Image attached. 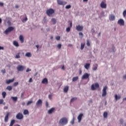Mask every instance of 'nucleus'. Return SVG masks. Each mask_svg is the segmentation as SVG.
Instances as JSON below:
<instances>
[{
  "label": "nucleus",
  "instance_id": "nucleus-1",
  "mask_svg": "<svg viewBox=\"0 0 126 126\" xmlns=\"http://www.w3.org/2000/svg\"><path fill=\"white\" fill-rule=\"evenodd\" d=\"M66 124H67V119L65 117L62 118L59 121V125H62V126H64V125H66Z\"/></svg>",
  "mask_w": 126,
  "mask_h": 126
},
{
  "label": "nucleus",
  "instance_id": "nucleus-2",
  "mask_svg": "<svg viewBox=\"0 0 126 126\" xmlns=\"http://www.w3.org/2000/svg\"><path fill=\"white\" fill-rule=\"evenodd\" d=\"M55 13V10L52 8L48 9L46 10V14L48 16H51L52 14H54Z\"/></svg>",
  "mask_w": 126,
  "mask_h": 126
},
{
  "label": "nucleus",
  "instance_id": "nucleus-3",
  "mask_svg": "<svg viewBox=\"0 0 126 126\" xmlns=\"http://www.w3.org/2000/svg\"><path fill=\"white\" fill-rule=\"evenodd\" d=\"M108 88V87L107 86H105L104 87L103 89H102V93L101 96L102 97H106L107 96V89Z\"/></svg>",
  "mask_w": 126,
  "mask_h": 126
},
{
  "label": "nucleus",
  "instance_id": "nucleus-4",
  "mask_svg": "<svg viewBox=\"0 0 126 126\" xmlns=\"http://www.w3.org/2000/svg\"><path fill=\"white\" fill-rule=\"evenodd\" d=\"M13 30H14V28L12 27H10L8 28L4 32V33L6 35H7L10 32H11V31H13Z\"/></svg>",
  "mask_w": 126,
  "mask_h": 126
},
{
  "label": "nucleus",
  "instance_id": "nucleus-5",
  "mask_svg": "<svg viewBox=\"0 0 126 126\" xmlns=\"http://www.w3.org/2000/svg\"><path fill=\"white\" fill-rule=\"evenodd\" d=\"M96 88H99V84L98 83H95V84H93L91 86L92 90H95Z\"/></svg>",
  "mask_w": 126,
  "mask_h": 126
},
{
  "label": "nucleus",
  "instance_id": "nucleus-6",
  "mask_svg": "<svg viewBox=\"0 0 126 126\" xmlns=\"http://www.w3.org/2000/svg\"><path fill=\"white\" fill-rule=\"evenodd\" d=\"M18 71H23L25 69V67L23 65H19L17 67Z\"/></svg>",
  "mask_w": 126,
  "mask_h": 126
},
{
  "label": "nucleus",
  "instance_id": "nucleus-7",
  "mask_svg": "<svg viewBox=\"0 0 126 126\" xmlns=\"http://www.w3.org/2000/svg\"><path fill=\"white\" fill-rule=\"evenodd\" d=\"M16 117L17 120H22V119H23V115L20 113H19L17 114Z\"/></svg>",
  "mask_w": 126,
  "mask_h": 126
},
{
  "label": "nucleus",
  "instance_id": "nucleus-8",
  "mask_svg": "<svg viewBox=\"0 0 126 126\" xmlns=\"http://www.w3.org/2000/svg\"><path fill=\"white\" fill-rule=\"evenodd\" d=\"M57 3H58L59 5H64L66 4V2H63V1L61 0H57Z\"/></svg>",
  "mask_w": 126,
  "mask_h": 126
},
{
  "label": "nucleus",
  "instance_id": "nucleus-9",
  "mask_svg": "<svg viewBox=\"0 0 126 126\" xmlns=\"http://www.w3.org/2000/svg\"><path fill=\"white\" fill-rule=\"evenodd\" d=\"M76 30L77 31H82L83 30V26L80 25L76 26Z\"/></svg>",
  "mask_w": 126,
  "mask_h": 126
},
{
  "label": "nucleus",
  "instance_id": "nucleus-10",
  "mask_svg": "<svg viewBox=\"0 0 126 126\" xmlns=\"http://www.w3.org/2000/svg\"><path fill=\"white\" fill-rule=\"evenodd\" d=\"M89 76H90V74L86 73L82 76V79H87L89 78Z\"/></svg>",
  "mask_w": 126,
  "mask_h": 126
},
{
  "label": "nucleus",
  "instance_id": "nucleus-11",
  "mask_svg": "<svg viewBox=\"0 0 126 126\" xmlns=\"http://www.w3.org/2000/svg\"><path fill=\"white\" fill-rule=\"evenodd\" d=\"M118 24L121 26H124L125 25V21H124V20L121 19L118 21Z\"/></svg>",
  "mask_w": 126,
  "mask_h": 126
},
{
  "label": "nucleus",
  "instance_id": "nucleus-12",
  "mask_svg": "<svg viewBox=\"0 0 126 126\" xmlns=\"http://www.w3.org/2000/svg\"><path fill=\"white\" fill-rule=\"evenodd\" d=\"M100 7L101 8H107V4H106L104 1H102L100 3Z\"/></svg>",
  "mask_w": 126,
  "mask_h": 126
},
{
  "label": "nucleus",
  "instance_id": "nucleus-13",
  "mask_svg": "<svg viewBox=\"0 0 126 126\" xmlns=\"http://www.w3.org/2000/svg\"><path fill=\"white\" fill-rule=\"evenodd\" d=\"M9 116V113L7 112L6 115L4 118V122L5 123H7L8 122V116Z\"/></svg>",
  "mask_w": 126,
  "mask_h": 126
},
{
  "label": "nucleus",
  "instance_id": "nucleus-14",
  "mask_svg": "<svg viewBox=\"0 0 126 126\" xmlns=\"http://www.w3.org/2000/svg\"><path fill=\"white\" fill-rule=\"evenodd\" d=\"M116 17H115V15L113 14H111L109 16V20L111 21H114V20L115 19Z\"/></svg>",
  "mask_w": 126,
  "mask_h": 126
},
{
  "label": "nucleus",
  "instance_id": "nucleus-15",
  "mask_svg": "<svg viewBox=\"0 0 126 126\" xmlns=\"http://www.w3.org/2000/svg\"><path fill=\"white\" fill-rule=\"evenodd\" d=\"M82 117H83V114H82V113L80 114L78 116L77 119L78 120L79 123H80V122H81Z\"/></svg>",
  "mask_w": 126,
  "mask_h": 126
},
{
  "label": "nucleus",
  "instance_id": "nucleus-16",
  "mask_svg": "<svg viewBox=\"0 0 126 126\" xmlns=\"http://www.w3.org/2000/svg\"><path fill=\"white\" fill-rule=\"evenodd\" d=\"M71 27H72V23L71 22L70 23V27H68L66 29V31L67 33H68V32H70V28H71Z\"/></svg>",
  "mask_w": 126,
  "mask_h": 126
},
{
  "label": "nucleus",
  "instance_id": "nucleus-17",
  "mask_svg": "<svg viewBox=\"0 0 126 126\" xmlns=\"http://www.w3.org/2000/svg\"><path fill=\"white\" fill-rule=\"evenodd\" d=\"M14 81V78H13L12 79L7 80L6 81V84H9L10 83H12V82H13Z\"/></svg>",
  "mask_w": 126,
  "mask_h": 126
},
{
  "label": "nucleus",
  "instance_id": "nucleus-18",
  "mask_svg": "<svg viewBox=\"0 0 126 126\" xmlns=\"http://www.w3.org/2000/svg\"><path fill=\"white\" fill-rule=\"evenodd\" d=\"M19 40L21 41V43H24V37H23V35H20L19 36Z\"/></svg>",
  "mask_w": 126,
  "mask_h": 126
},
{
  "label": "nucleus",
  "instance_id": "nucleus-19",
  "mask_svg": "<svg viewBox=\"0 0 126 126\" xmlns=\"http://www.w3.org/2000/svg\"><path fill=\"white\" fill-rule=\"evenodd\" d=\"M36 106H42V100L39 99L36 103Z\"/></svg>",
  "mask_w": 126,
  "mask_h": 126
},
{
  "label": "nucleus",
  "instance_id": "nucleus-20",
  "mask_svg": "<svg viewBox=\"0 0 126 126\" xmlns=\"http://www.w3.org/2000/svg\"><path fill=\"white\" fill-rule=\"evenodd\" d=\"M53 112H55V108L53 107L48 110V114H53Z\"/></svg>",
  "mask_w": 126,
  "mask_h": 126
},
{
  "label": "nucleus",
  "instance_id": "nucleus-21",
  "mask_svg": "<svg viewBox=\"0 0 126 126\" xmlns=\"http://www.w3.org/2000/svg\"><path fill=\"white\" fill-rule=\"evenodd\" d=\"M42 83L43 84H47L48 83V79L47 78H44L42 81Z\"/></svg>",
  "mask_w": 126,
  "mask_h": 126
},
{
  "label": "nucleus",
  "instance_id": "nucleus-22",
  "mask_svg": "<svg viewBox=\"0 0 126 126\" xmlns=\"http://www.w3.org/2000/svg\"><path fill=\"white\" fill-rule=\"evenodd\" d=\"M97 68H98V64H94L93 65V70H97Z\"/></svg>",
  "mask_w": 126,
  "mask_h": 126
},
{
  "label": "nucleus",
  "instance_id": "nucleus-23",
  "mask_svg": "<svg viewBox=\"0 0 126 126\" xmlns=\"http://www.w3.org/2000/svg\"><path fill=\"white\" fill-rule=\"evenodd\" d=\"M84 67H85V68H86V69H89V68L90 67V64L86 63Z\"/></svg>",
  "mask_w": 126,
  "mask_h": 126
},
{
  "label": "nucleus",
  "instance_id": "nucleus-24",
  "mask_svg": "<svg viewBox=\"0 0 126 126\" xmlns=\"http://www.w3.org/2000/svg\"><path fill=\"white\" fill-rule=\"evenodd\" d=\"M68 91V86H66L64 87V89H63V92L64 93H66Z\"/></svg>",
  "mask_w": 126,
  "mask_h": 126
},
{
  "label": "nucleus",
  "instance_id": "nucleus-25",
  "mask_svg": "<svg viewBox=\"0 0 126 126\" xmlns=\"http://www.w3.org/2000/svg\"><path fill=\"white\" fill-rule=\"evenodd\" d=\"M13 44L14 46H15V47H19V44H18V42L16 41H14Z\"/></svg>",
  "mask_w": 126,
  "mask_h": 126
},
{
  "label": "nucleus",
  "instance_id": "nucleus-26",
  "mask_svg": "<svg viewBox=\"0 0 126 126\" xmlns=\"http://www.w3.org/2000/svg\"><path fill=\"white\" fill-rule=\"evenodd\" d=\"M115 100L116 101H118V100H120V99H121V96H118L117 94H116L115 95Z\"/></svg>",
  "mask_w": 126,
  "mask_h": 126
},
{
  "label": "nucleus",
  "instance_id": "nucleus-27",
  "mask_svg": "<svg viewBox=\"0 0 126 126\" xmlns=\"http://www.w3.org/2000/svg\"><path fill=\"white\" fill-rule=\"evenodd\" d=\"M26 57H28V58H31V57H32V54L30 52H28L26 54Z\"/></svg>",
  "mask_w": 126,
  "mask_h": 126
},
{
  "label": "nucleus",
  "instance_id": "nucleus-28",
  "mask_svg": "<svg viewBox=\"0 0 126 126\" xmlns=\"http://www.w3.org/2000/svg\"><path fill=\"white\" fill-rule=\"evenodd\" d=\"M51 21L53 23V24H54L55 25V24H56L57 23V20L55 18H52L51 19Z\"/></svg>",
  "mask_w": 126,
  "mask_h": 126
},
{
  "label": "nucleus",
  "instance_id": "nucleus-29",
  "mask_svg": "<svg viewBox=\"0 0 126 126\" xmlns=\"http://www.w3.org/2000/svg\"><path fill=\"white\" fill-rule=\"evenodd\" d=\"M85 46V43H81V48H80V49H81V50H83V49H84Z\"/></svg>",
  "mask_w": 126,
  "mask_h": 126
},
{
  "label": "nucleus",
  "instance_id": "nucleus-30",
  "mask_svg": "<svg viewBox=\"0 0 126 126\" xmlns=\"http://www.w3.org/2000/svg\"><path fill=\"white\" fill-rule=\"evenodd\" d=\"M15 58L20 59V52H19L18 54H16Z\"/></svg>",
  "mask_w": 126,
  "mask_h": 126
},
{
  "label": "nucleus",
  "instance_id": "nucleus-31",
  "mask_svg": "<svg viewBox=\"0 0 126 126\" xmlns=\"http://www.w3.org/2000/svg\"><path fill=\"white\" fill-rule=\"evenodd\" d=\"M2 98L4 99V98H5V96H6V93L5 92H3L2 93Z\"/></svg>",
  "mask_w": 126,
  "mask_h": 126
},
{
  "label": "nucleus",
  "instance_id": "nucleus-32",
  "mask_svg": "<svg viewBox=\"0 0 126 126\" xmlns=\"http://www.w3.org/2000/svg\"><path fill=\"white\" fill-rule=\"evenodd\" d=\"M6 90L10 91L11 90H12V87L10 86H8L6 88Z\"/></svg>",
  "mask_w": 126,
  "mask_h": 126
},
{
  "label": "nucleus",
  "instance_id": "nucleus-33",
  "mask_svg": "<svg viewBox=\"0 0 126 126\" xmlns=\"http://www.w3.org/2000/svg\"><path fill=\"white\" fill-rule=\"evenodd\" d=\"M11 98L14 102H16V101H17V97L12 96Z\"/></svg>",
  "mask_w": 126,
  "mask_h": 126
},
{
  "label": "nucleus",
  "instance_id": "nucleus-34",
  "mask_svg": "<svg viewBox=\"0 0 126 126\" xmlns=\"http://www.w3.org/2000/svg\"><path fill=\"white\" fill-rule=\"evenodd\" d=\"M103 117L104 118H105V119L107 118L108 117V112H105L103 114Z\"/></svg>",
  "mask_w": 126,
  "mask_h": 126
},
{
  "label": "nucleus",
  "instance_id": "nucleus-35",
  "mask_svg": "<svg viewBox=\"0 0 126 126\" xmlns=\"http://www.w3.org/2000/svg\"><path fill=\"white\" fill-rule=\"evenodd\" d=\"M78 80V77L76 76V77H74L72 78V81L74 82V81H76Z\"/></svg>",
  "mask_w": 126,
  "mask_h": 126
},
{
  "label": "nucleus",
  "instance_id": "nucleus-36",
  "mask_svg": "<svg viewBox=\"0 0 126 126\" xmlns=\"http://www.w3.org/2000/svg\"><path fill=\"white\" fill-rule=\"evenodd\" d=\"M24 115H29V111H28V110H25L24 111Z\"/></svg>",
  "mask_w": 126,
  "mask_h": 126
},
{
  "label": "nucleus",
  "instance_id": "nucleus-37",
  "mask_svg": "<svg viewBox=\"0 0 126 126\" xmlns=\"http://www.w3.org/2000/svg\"><path fill=\"white\" fill-rule=\"evenodd\" d=\"M3 99H0V105H1V104H3V105H5V102H3Z\"/></svg>",
  "mask_w": 126,
  "mask_h": 126
},
{
  "label": "nucleus",
  "instance_id": "nucleus-38",
  "mask_svg": "<svg viewBox=\"0 0 126 126\" xmlns=\"http://www.w3.org/2000/svg\"><path fill=\"white\" fill-rule=\"evenodd\" d=\"M76 100H77V97H73L70 100V102L71 103L72 102H74V101H75Z\"/></svg>",
  "mask_w": 126,
  "mask_h": 126
},
{
  "label": "nucleus",
  "instance_id": "nucleus-39",
  "mask_svg": "<svg viewBox=\"0 0 126 126\" xmlns=\"http://www.w3.org/2000/svg\"><path fill=\"white\" fill-rule=\"evenodd\" d=\"M71 7V5H67L65 6L66 9H69V8H70Z\"/></svg>",
  "mask_w": 126,
  "mask_h": 126
},
{
  "label": "nucleus",
  "instance_id": "nucleus-40",
  "mask_svg": "<svg viewBox=\"0 0 126 126\" xmlns=\"http://www.w3.org/2000/svg\"><path fill=\"white\" fill-rule=\"evenodd\" d=\"M32 103H33V101H29L27 102V106H29V105H30V104H32Z\"/></svg>",
  "mask_w": 126,
  "mask_h": 126
},
{
  "label": "nucleus",
  "instance_id": "nucleus-41",
  "mask_svg": "<svg viewBox=\"0 0 126 126\" xmlns=\"http://www.w3.org/2000/svg\"><path fill=\"white\" fill-rule=\"evenodd\" d=\"M27 20H28V18H27V17H26L25 19H23L22 22H23V23H24V22L27 21Z\"/></svg>",
  "mask_w": 126,
  "mask_h": 126
},
{
  "label": "nucleus",
  "instance_id": "nucleus-42",
  "mask_svg": "<svg viewBox=\"0 0 126 126\" xmlns=\"http://www.w3.org/2000/svg\"><path fill=\"white\" fill-rule=\"evenodd\" d=\"M87 46H88V47L90 46V42L88 40L87 41Z\"/></svg>",
  "mask_w": 126,
  "mask_h": 126
},
{
  "label": "nucleus",
  "instance_id": "nucleus-43",
  "mask_svg": "<svg viewBox=\"0 0 126 126\" xmlns=\"http://www.w3.org/2000/svg\"><path fill=\"white\" fill-rule=\"evenodd\" d=\"M53 97V95L52 94H49L48 95V98L49 99H50V100H52V97Z\"/></svg>",
  "mask_w": 126,
  "mask_h": 126
},
{
  "label": "nucleus",
  "instance_id": "nucleus-44",
  "mask_svg": "<svg viewBox=\"0 0 126 126\" xmlns=\"http://www.w3.org/2000/svg\"><path fill=\"white\" fill-rule=\"evenodd\" d=\"M17 85H18V82L14 83L13 86L15 87V86H17Z\"/></svg>",
  "mask_w": 126,
  "mask_h": 126
},
{
  "label": "nucleus",
  "instance_id": "nucleus-45",
  "mask_svg": "<svg viewBox=\"0 0 126 126\" xmlns=\"http://www.w3.org/2000/svg\"><path fill=\"white\" fill-rule=\"evenodd\" d=\"M57 48H58V49H61L62 48V44H59L57 46Z\"/></svg>",
  "mask_w": 126,
  "mask_h": 126
},
{
  "label": "nucleus",
  "instance_id": "nucleus-46",
  "mask_svg": "<svg viewBox=\"0 0 126 126\" xmlns=\"http://www.w3.org/2000/svg\"><path fill=\"white\" fill-rule=\"evenodd\" d=\"M123 16H124V17H126V10H125L123 12Z\"/></svg>",
  "mask_w": 126,
  "mask_h": 126
},
{
  "label": "nucleus",
  "instance_id": "nucleus-47",
  "mask_svg": "<svg viewBox=\"0 0 126 126\" xmlns=\"http://www.w3.org/2000/svg\"><path fill=\"white\" fill-rule=\"evenodd\" d=\"M56 40H57V41H59V40H60V39H61V36H56Z\"/></svg>",
  "mask_w": 126,
  "mask_h": 126
},
{
  "label": "nucleus",
  "instance_id": "nucleus-48",
  "mask_svg": "<svg viewBox=\"0 0 126 126\" xmlns=\"http://www.w3.org/2000/svg\"><path fill=\"white\" fill-rule=\"evenodd\" d=\"M45 105H46V108H48V107L49 106V103H48V101L46 102Z\"/></svg>",
  "mask_w": 126,
  "mask_h": 126
},
{
  "label": "nucleus",
  "instance_id": "nucleus-49",
  "mask_svg": "<svg viewBox=\"0 0 126 126\" xmlns=\"http://www.w3.org/2000/svg\"><path fill=\"white\" fill-rule=\"evenodd\" d=\"M79 36H82V37H83V33L82 32H79Z\"/></svg>",
  "mask_w": 126,
  "mask_h": 126
},
{
  "label": "nucleus",
  "instance_id": "nucleus-50",
  "mask_svg": "<svg viewBox=\"0 0 126 126\" xmlns=\"http://www.w3.org/2000/svg\"><path fill=\"white\" fill-rule=\"evenodd\" d=\"M124 123V120L123 119H120V124H123Z\"/></svg>",
  "mask_w": 126,
  "mask_h": 126
},
{
  "label": "nucleus",
  "instance_id": "nucleus-51",
  "mask_svg": "<svg viewBox=\"0 0 126 126\" xmlns=\"http://www.w3.org/2000/svg\"><path fill=\"white\" fill-rule=\"evenodd\" d=\"M1 72H2L3 74L5 73V70L4 69L1 70Z\"/></svg>",
  "mask_w": 126,
  "mask_h": 126
},
{
  "label": "nucleus",
  "instance_id": "nucleus-52",
  "mask_svg": "<svg viewBox=\"0 0 126 126\" xmlns=\"http://www.w3.org/2000/svg\"><path fill=\"white\" fill-rule=\"evenodd\" d=\"M29 71H31V69H29V68H28L27 70H26V72H28Z\"/></svg>",
  "mask_w": 126,
  "mask_h": 126
},
{
  "label": "nucleus",
  "instance_id": "nucleus-53",
  "mask_svg": "<svg viewBox=\"0 0 126 126\" xmlns=\"http://www.w3.org/2000/svg\"><path fill=\"white\" fill-rule=\"evenodd\" d=\"M71 124L72 125H73V124H74V120H72V121H71Z\"/></svg>",
  "mask_w": 126,
  "mask_h": 126
},
{
  "label": "nucleus",
  "instance_id": "nucleus-54",
  "mask_svg": "<svg viewBox=\"0 0 126 126\" xmlns=\"http://www.w3.org/2000/svg\"><path fill=\"white\" fill-rule=\"evenodd\" d=\"M0 6H3V3L0 2Z\"/></svg>",
  "mask_w": 126,
  "mask_h": 126
},
{
  "label": "nucleus",
  "instance_id": "nucleus-55",
  "mask_svg": "<svg viewBox=\"0 0 126 126\" xmlns=\"http://www.w3.org/2000/svg\"><path fill=\"white\" fill-rule=\"evenodd\" d=\"M29 82H32V78H30Z\"/></svg>",
  "mask_w": 126,
  "mask_h": 126
},
{
  "label": "nucleus",
  "instance_id": "nucleus-56",
  "mask_svg": "<svg viewBox=\"0 0 126 126\" xmlns=\"http://www.w3.org/2000/svg\"><path fill=\"white\" fill-rule=\"evenodd\" d=\"M62 69H63V70H64V65H63L62 66Z\"/></svg>",
  "mask_w": 126,
  "mask_h": 126
},
{
  "label": "nucleus",
  "instance_id": "nucleus-57",
  "mask_svg": "<svg viewBox=\"0 0 126 126\" xmlns=\"http://www.w3.org/2000/svg\"><path fill=\"white\" fill-rule=\"evenodd\" d=\"M23 96H24V94H23V93H22V94H21V98H23Z\"/></svg>",
  "mask_w": 126,
  "mask_h": 126
},
{
  "label": "nucleus",
  "instance_id": "nucleus-58",
  "mask_svg": "<svg viewBox=\"0 0 126 126\" xmlns=\"http://www.w3.org/2000/svg\"><path fill=\"white\" fill-rule=\"evenodd\" d=\"M79 74H81V73H82V71H81V70H80L79 71Z\"/></svg>",
  "mask_w": 126,
  "mask_h": 126
},
{
  "label": "nucleus",
  "instance_id": "nucleus-59",
  "mask_svg": "<svg viewBox=\"0 0 126 126\" xmlns=\"http://www.w3.org/2000/svg\"><path fill=\"white\" fill-rule=\"evenodd\" d=\"M4 109H5V110H7V109H8V107L7 106H5Z\"/></svg>",
  "mask_w": 126,
  "mask_h": 126
},
{
  "label": "nucleus",
  "instance_id": "nucleus-60",
  "mask_svg": "<svg viewBox=\"0 0 126 126\" xmlns=\"http://www.w3.org/2000/svg\"><path fill=\"white\" fill-rule=\"evenodd\" d=\"M123 78H124V79H126V75H124V76H123Z\"/></svg>",
  "mask_w": 126,
  "mask_h": 126
},
{
  "label": "nucleus",
  "instance_id": "nucleus-61",
  "mask_svg": "<svg viewBox=\"0 0 126 126\" xmlns=\"http://www.w3.org/2000/svg\"><path fill=\"white\" fill-rule=\"evenodd\" d=\"M0 50H3V47L0 46Z\"/></svg>",
  "mask_w": 126,
  "mask_h": 126
},
{
  "label": "nucleus",
  "instance_id": "nucleus-62",
  "mask_svg": "<svg viewBox=\"0 0 126 126\" xmlns=\"http://www.w3.org/2000/svg\"><path fill=\"white\" fill-rule=\"evenodd\" d=\"M123 101H126V97L123 99Z\"/></svg>",
  "mask_w": 126,
  "mask_h": 126
},
{
  "label": "nucleus",
  "instance_id": "nucleus-63",
  "mask_svg": "<svg viewBox=\"0 0 126 126\" xmlns=\"http://www.w3.org/2000/svg\"><path fill=\"white\" fill-rule=\"evenodd\" d=\"M15 7H16V8H18L19 6L18 5H16Z\"/></svg>",
  "mask_w": 126,
  "mask_h": 126
},
{
  "label": "nucleus",
  "instance_id": "nucleus-64",
  "mask_svg": "<svg viewBox=\"0 0 126 126\" xmlns=\"http://www.w3.org/2000/svg\"><path fill=\"white\" fill-rule=\"evenodd\" d=\"M22 105H23V106H24V105H25V102H23V103H22Z\"/></svg>",
  "mask_w": 126,
  "mask_h": 126
}]
</instances>
